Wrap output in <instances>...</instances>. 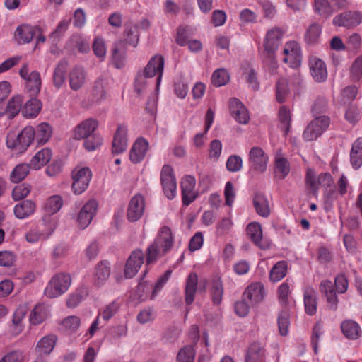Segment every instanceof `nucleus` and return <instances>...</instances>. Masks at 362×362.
<instances>
[{
    "instance_id": "09e8293b",
    "label": "nucleus",
    "mask_w": 362,
    "mask_h": 362,
    "mask_svg": "<svg viewBox=\"0 0 362 362\" xmlns=\"http://www.w3.org/2000/svg\"><path fill=\"white\" fill-rule=\"evenodd\" d=\"M22 141L18 138V134L14 132H9L6 137V146L11 148L16 153H22L25 152L27 148H20Z\"/></svg>"
},
{
    "instance_id": "338daca9",
    "label": "nucleus",
    "mask_w": 362,
    "mask_h": 362,
    "mask_svg": "<svg viewBox=\"0 0 362 362\" xmlns=\"http://www.w3.org/2000/svg\"><path fill=\"white\" fill-rule=\"evenodd\" d=\"M87 291L85 288L77 290L75 293L71 294L66 300V305L69 308L76 307L86 296Z\"/></svg>"
},
{
    "instance_id": "6e6552de",
    "label": "nucleus",
    "mask_w": 362,
    "mask_h": 362,
    "mask_svg": "<svg viewBox=\"0 0 362 362\" xmlns=\"http://www.w3.org/2000/svg\"><path fill=\"white\" fill-rule=\"evenodd\" d=\"M19 74L26 82V88L32 95L39 93L41 88L40 74L37 71H30L28 64H24L19 71Z\"/></svg>"
},
{
    "instance_id": "1a4fd4ad",
    "label": "nucleus",
    "mask_w": 362,
    "mask_h": 362,
    "mask_svg": "<svg viewBox=\"0 0 362 362\" xmlns=\"http://www.w3.org/2000/svg\"><path fill=\"white\" fill-rule=\"evenodd\" d=\"M283 61L292 68L300 66L302 59L300 47L295 41L288 42L284 49Z\"/></svg>"
},
{
    "instance_id": "412c9836",
    "label": "nucleus",
    "mask_w": 362,
    "mask_h": 362,
    "mask_svg": "<svg viewBox=\"0 0 362 362\" xmlns=\"http://www.w3.org/2000/svg\"><path fill=\"white\" fill-rule=\"evenodd\" d=\"M127 128L124 125H119L115 134L112 141V153L119 154L124 152L127 148Z\"/></svg>"
},
{
    "instance_id": "e433bc0d",
    "label": "nucleus",
    "mask_w": 362,
    "mask_h": 362,
    "mask_svg": "<svg viewBox=\"0 0 362 362\" xmlns=\"http://www.w3.org/2000/svg\"><path fill=\"white\" fill-rule=\"evenodd\" d=\"M254 206L257 213L264 218L270 214V207L267 197L262 194H256L253 199Z\"/></svg>"
},
{
    "instance_id": "37998d69",
    "label": "nucleus",
    "mask_w": 362,
    "mask_h": 362,
    "mask_svg": "<svg viewBox=\"0 0 362 362\" xmlns=\"http://www.w3.org/2000/svg\"><path fill=\"white\" fill-rule=\"evenodd\" d=\"M30 164L21 163L16 165L10 175V180L13 183L22 181L29 173Z\"/></svg>"
},
{
    "instance_id": "7ed1b4c3",
    "label": "nucleus",
    "mask_w": 362,
    "mask_h": 362,
    "mask_svg": "<svg viewBox=\"0 0 362 362\" xmlns=\"http://www.w3.org/2000/svg\"><path fill=\"white\" fill-rule=\"evenodd\" d=\"M329 124V119L326 116L315 117L306 127L303 136L305 141L317 139L326 130Z\"/></svg>"
},
{
    "instance_id": "ddd939ff",
    "label": "nucleus",
    "mask_w": 362,
    "mask_h": 362,
    "mask_svg": "<svg viewBox=\"0 0 362 362\" xmlns=\"http://www.w3.org/2000/svg\"><path fill=\"white\" fill-rule=\"evenodd\" d=\"M144 262V254L141 250H135L130 254L124 269L127 279L134 277Z\"/></svg>"
},
{
    "instance_id": "052dcab7",
    "label": "nucleus",
    "mask_w": 362,
    "mask_h": 362,
    "mask_svg": "<svg viewBox=\"0 0 362 362\" xmlns=\"http://www.w3.org/2000/svg\"><path fill=\"white\" fill-rule=\"evenodd\" d=\"M290 325L289 315L287 311L283 310L278 317V326L279 333L282 336L287 335L288 332V327Z\"/></svg>"
},
{
    "instance_id": "4d7b16f0",
    "label": "nucleus",
    "mask_w": 362,
    "mask_h": 362,
    "mask_svg": "<svg viewBox=\"0 0 362 362\" xmlns=\"http://www.w3.org/2000/svg\"><path fill=\"white\" fill-rule=\"evenodd\" d=\"M321 34V27L317 23H313L308 28L306 35L305 40L310 44H314L317 42Z\"/></svg>"
},
{
    "instance_id": "603ef678",
    "label": "nucleus",
    "mask_w": 362,
    "mask_h": 362,
    "mask_svg": "<svg viewBox=\"0 0 362 362\" xmlns=\"http://www.w3.org/2000/svg\"><path fill=\"white\" fill-rule=\"evenodd\" d=\"M62 198L60 196L54 195L47 200L45 209L49 214H54L62 208Z\"/></svg>"
},
{
    "instance_id": "0eeeda50",
    "label": "nucleus",
    "mask_w": 362,
    "mask_h": 362,
    "mask_svg": "<svg viewBox=\"0 0 362 362\" xmlns=\"http://www.w3.org/2000/svg\"><path fill=\"white\" fill-rule=\"evenodd\" d=\"M160 181L165 195L169 199H173L177 192L176 180L173 173V168L169 165H165L160 173Z\"/></svg>"
},
{
    "instance_id": "c756f323",
    "label": "nucleus",
    "mask_w": 362,
    "mask_h": 362,
    "mask_svg": "<svg viewBox=\"0 0 362 362\" xmlns=\"http://www.w3.org/2000/svg\"><path fill=\"white\" fill-rule=\"evenodd\" d=\"M350 162L354 169L362 165V138H358L352 144L350 152Z\"/></svg>"
},
{
    "instance_id": "f704fd0d",
    "label": "nucleus",
    "mask_w": 362,
    "mask_h": 362,
    "mask_svg": "<svg viewBox=\"0 0 362 362\" xmlns=\"http://www.w3.org/2000/svg\"><path fill=\"white\" fill-rule=\"evenodd\" d=\"M341 329L344 335L349 339H356L361 335L360 326L358 323L351 320L342 322Z\"/></svg>"
},
{
    "instance_id": "393cba45",
    "label": "nucleus",
    "mask_w": 362,
    "mask_h": 362,
    "mask_svg": "<svg viewBox=\"0 0 362 362\" xmlns=\"http://www.w3.org/2000/svg\"><path fill=\"white\" fill-rule=\"evenodd\" d=\"M52 156V151L49 148H42L32 158L30 162V166L34 170H39L49 162Z\"/></svg>"
},
{
    "instance_id": "3c124183",
    "label": "nucleus",
    "mask_w": 362,
    "mask_h": 362,
    "mask_svg": "<svg viewBox=\"0 0 362 362\" xmlns=\"http://www.w3.org/2000/svg\"><path fill=\"white\" fill-rule=\"evenodd\" d=\"M288 95V88L286 79L280 78L276 85V98L279 103H284Z\"/></svg>"
},
{
    "instance_id": "aec40b11",
    "label": "nucleus",
    "mask_w": 362,
    "mask_h": 362,
    "mask_svg": "<svg viewBox=\"0 0 362 362\" xmlns=\"http://www.w3.org/2000/svg\"><path fill=\"white\" fill-rule=\"evenodd\" d=\"M69 82L72 90L76 91L81 89L86 82V72L79 66L71 69L69 74Z\"/></svg>"
},
{
    "instance_id": "774afa93",
    "label": "nucleus",
    "mask_w": 362,
    "mask_h": 362,
    "mask_svg": "<svg viewBox=\"0 0 362 362\" xmlns=\"http://www.w3.org/2000/svg\"><path fill=\"white\" fill-rule=\"evenodd\" d=\"M358 93V88L356 86H348L341 93V101L343 103H350L354 100Z\"/></svg>"
},
{
    "instance_id": "864d4df0",
    "label": "nucleus",
    "mask_w": 362,
    "mask_h": 362,
    "mask_svg": "<svg viewBox=\"0 0 362 362\" xmlns=\"http://www.w3.org/2000/svg\"><path fill=\"white\" fill-rule=\"evenodd\" d=\"M229 81V75L227 71L224 69H219L215 71L211 76L212 83L220 87L226 84Z\"/></svg>"
},
{
    "instance_id": "79ce46f5",
    "label": "nucleus",
    "mask_w": 362,
    "mask_h": 362,
    "mask_svg": "<svg viewBox=\"0 0 362 362\" xmlns=\"http://www.w3.org/2000/svg\"><path fill=\"white\" fill-rule=\"evenodd\" d=\"M287 267V263L285 261L278 262L270 271V281L278 282L281 280L286 275Z\"/></svg>"
},
{
    "instance_id": "de8ad7c7",
    "label": "nucleus",
    "mask_w": 362,
    "mask_h": 362,
    "mask_svg": "<svg viewBox=\"0 0 362 362\" xmlns=\"http://www.w3.org/2000/svg\"><path fill=\"white\" fill-rule=\"evenodd\" d=\"M18 134V138L21 139V141H22L20 148H28L35 136V131L31 126L25 127Z\"/></svg>"
},
{
    "instance_id": "4468645a",
    "label": "nucleus",
    "mask_w": 362,
    "mask_h": 362,
    "mask_svg": "<svg viewBox=\"0 0 362 362\" xmlns=\"http://www.w3.org/2000/svg\"><path fill=\"white\" fill-rule=\"evenodd\" d=\"M54 229L45 226L32 227L25 234V240L30 243L47 240L53 233Z\"/></svg>"
},
{
    "instance_id": "5fc2aeb1",
    "label": "nucleus",
    "mask_w": 362,
    "mask_h": 362,
    "mask_svg": "<svg viewBox=\"0 0 362 362\" xmlns=\"http://www.w3.org/2000/svg\"><path fill=\"white\" fill-rule=\"evenodd\" d=\"M31 191V186L27 183H23L16 186L12 191V197L18 201L26 197Z\"/></svg>"
},
{
    "instance_id": "c85d7f7f",
    "label": "nucleus",
    "mask_w": 362,
    "mask_h": 362,
    "mask_svg": "<svg viewBox=\"0 0 362 362\" xmlns=\"http://www.w3.org/2000/svg\"><path fill=\"white\" fill-rule=\"evenodd\" d=\"M23 97L16 95L11 97L6 103L7 118L9 119L16 117L20 112H22Z\"/></svg>"
},
{
    "instance_id": "9b49d317",
    "label": "nucleus",
    "mask_w": 362,
    "mask_h": 362,
    "mask_svg": "<svg viewBox=\"0 0 362 362\" xmlns=\"http://www.w3.org/2000/svg\"><path fill=\"white\" fill-rule=\"evenodd\" d=\"M145 211V200L142 195L137 194L129 201L127 218L131 222L139 220L144 215Z\"/></svg>"
},
{
    "instance_id": "423d86ee",
    "label": "nucleus",
    "mask_w": 362,
    "mask_h": 362,
    "mask_svg": "<svg viewBox=\"0 0 362 362\" xmlns=\"http://www.w3.org/2000/svg\"><path fill=\"white\" fill-rule=\"evenodd\" d=\"M269 162V156L259 146H253L248 153V163L252 169L259 173L266 171Z\"/></svg>"
},
{
    "instance_id": "20e7f679",
    "label": "nucleus",
    "mask_w": 362,
    "mask_h": 362,
    "mask_svg": "<svg viewBox=\"0 0 362 362\" xmlns=\"http://www.w3.org/2000/svg\"><path fill=\"white\" fill-rule=\"evenodd\" d=\"M92 177L88 168H75L72 172V189L76 194H82L88 187Z\"/></svg>"
},
{
    "instance_id": "58836bf2",
    "label": "nucleus",
    "mask_w": 362,
    "mask_h": 362,
    "mask_svg": "<svg viewBox=\"0 0 362 362\" xmlns=\"http://www.w3.org/2000/svg\"><path fill=\"white\" fill-rule=\"evenodd\" d=\"M110 275V266L107 262L98 263L95 268V281L98 284L106 281Z\"/></svg>"
},
{
    "instance_id": "473e14b6",
    "label": "nucleus",
    "mask_w": 362,
    "mask_h": 362,
    "mask_svg": "<svg viewBox=\"0 0 362 362\" xmlns=\"http://www.w3.org/2000/svg\"><path fill=\"white\" fill-rule=\"evenodd\" d=\"M68 63L66 60H61L57 64L53 73V83L55 88L59 89L65 81V76Z\"/></svg>"
},
{
    "instance_id": "8fccbe9b",
    "label": "nucleus",
    "mask_w": 362,
    "mask_h": 362,
    "mask_svg": "<svg viewBox=\"0 0 362 362\" xmlns=\"http://www.w3.org/2000/svg\"><path fill=\"white\" fill-rule=\"evenodd\" d=\"M195 351L191 345L182 347L177 353V362H194Z\"/></svg>"
},
{
    "instance_id": "6e6d98bb",
    "label": "nucleus",
    "mask_w": 362,
    "mask_h": 362,
    "mask_svg": "<svg viewBox=\"0 0 362 362\" xmlns=\"http://www.w3.org/2000/svg\"><path fill=\"white\" fill-rule=\"evenodd\" d=\"M103 143V138L98 134H93L85 138L84 148L88 151H95Z\"/></svg>"
},
{
    "instance_id": "bb28decb",
    "label": "nucleus",
    "mask_w": 362,
    "mask_h": 362,
    "mask_svg": "<svg viewBox=\"0 0 362 362\" xmlns=\"http://www.w3.org/2000/svg\"><path fill=\"white\" fill-rule=\"evenodd\" d=\"M50 310L49 306L39 303L36 305L30 315V322L33 325H39L44 322L49 316Z\"/></svg>"
},
{
    "instance_id": "a19ab883",
    "label": "nucleus",
    "mask_w": 362,
    "mask_h": 362,
    "mask_svg": "<svg viewBox=\"0 0 362 362\" xmlns=\"http://www.w3.org/2000/svg\"><path fill=\"white\" fill-rule=\"evenodd\" d=\"M247 233L250 238L254 243L260 248L264 246L262 244V230L261 226L257 223H250L247 227Z\"/></svg>"
},
{
    "instance_id": "dca6fc26",
    "label": "nucleus",
    "mask_w": 362,
    "mask_h": 362,
    "mask_svg": "<svg viewBox=\"0 0 362 362\" xmlns=\"http://www.w3.org/2000/svg\"><path fill=\"white\" fill-rule=\"evenodd\" d=\"M264 297V286L260 282H254L249 285L243 293V298L250 305L260 303Z\"/></svg>"
},
{
    "instance_id": "7c9ffc66",
    "label": "nucleus",
    "mask_w": 362,
    "mask_h": 362,
    "mask_svg": "<svg viewBox=\"0 0 362 362\" xmlns=\"http://www.w3.org/2000/svg\"><path fill=\"white\" fill-rule=\"evenodd\" d=\"M42 109L41 102L33 98L28 100L22 108V115L25 118L36 117Z\"/></svg>"
},
{
    "instance_id": "e2e57ef3",
    "label": "nucleus",
    "mask_w": 362,
    "mask_h": 362,
    "mask_svg": "<svg viewBox=\"0 0 362 362\" xmlns=\"http://www.w3.org/2000/svg\"><path fill=\"white\" fill-rule=\"evenodd\" d=\"M81 324L80 318L77 316H69L64 319L62 325L64 329L69 333L76 332Z\"/></svg>"
},
{
    "instance_id": "f8f14e48",
    "label": "nucleus",
    "mask_w": 362,
    "mask_h": 362,
    "mask_svg": "<svg viewBox=\"0 0 362 362\" xmlns=\"http://www.w3.org/2000/svg\"><path fill=\"white\" fill-rule=\"evenodd\" d=\"M362 22V14L356 11H344L333 18V23L337 26L351 28L358 25Z\"/></svg>"
},
{
    "instance_id": "4be33fe9",
    "label": "nucleus",
    "mask_w": 362,
    "mask_h": 362,
    "mask_svg": "<svg viewBox=\"0 0 362 362\" xmlns=\"http://www.w3.org/2000/svg\"><path fill=\"white\" fill-rule=\"evenodd\" d=\"M98 127V121L89 118L81 122L74 129V136L76 139H82L93 135Z\"/></svg>"
},
{
    "instance_id": "69168bd1",
    "label": "nucleus",
    "mask_w": 362,
    "mask_h": 362,
    "mask_svg": "<svg viewBox=\"0 0 362 362\" xmlns=\"http://www.w3.org/2000/svg\"><path fill=\"white\" fill-rule=\"evenodd\" d=\"M350 72L353 81H358L362 78V54L354 60Z\"/></svg>"
},
{
    "instance_id": "39448f33",
    "label": "nucleus",
    "mask_w": 362,
    "mask_h": 362,
    "mask_svg": "<svg viewBox=\"0 0 362 362\" xmlns=\"http://www.w3.org/2000/svg\"><path fill=\"white\" fill-rule=\"evenodd\" d=\"M164 63V57L156 54L151 58L144 70L139 73L149 78L157 76L156 87L158 88L163 73Z\"/></svg>"
},
{
    "instance_id": "a18cd8bd",
    "label": "nucleus",
    "mask_w": 362,
    "mask_h": 362,
    "mask_svg": "<svg viewBox=\"0 0 362 362\" xmlns=\"http://www.w3.org/2000/svg\"><path fill=\"white\" fill-rule=\"evenodd\" d=\"M279 119L281 129L284 132V134L286 135L290 130L291 115L290 110L284 105L281 106L279 109Z\"/></svg>"
},
{
    "instance_id": "2eb2a0df",
    "label": "nucleus",
    "mask_w": 362,
    "mask_h": 362,
    "mask_svg": "<svg viewBox=\"0 0 362 362\" xmlns=\"http://www.w3.org/2000/svg\"><path fill=\"white\" fill-rule=\"evenodd\" d=\"M196 180L192 175H187L182 178L180 182L182 202L186 206L191 204L197 197V194L194 191Z\"/></svg>"
},
{
    "instance_id": "5701e85b",
    "label": "nucleus",
    "mask_w": 362,
    "mask_h": 362,
    "mask_svg": "<svg viewBox=\"0 0 362 362\" xmlns=\"http://www.w3.org/2000/svg\"><path fill=\"white\" fill-rule=\"evenodd\" d=\"M148 148V143L146 140L142 138L137 139L130 150V160L134 163L141 162L144 158Z\"/></svg>"
},
{
    "instance_id": "13d9d810",
    "label": "nucleus",
    "mask_w": 362,
    "mask_h": 362,
    "mask_svg": "<svg viewBox=\"0 0 362 362\" xmlns=\"http://www.w3.org/2000/svg\"><path fill=\"white\" fill-rule=\"evenodd\" d=\"M126 41L133 47H136L139 42V32L136 25H127L125 28Z\"/></svg>"
},
{
    "instance_id": "0e129e2a",
    "label": "nucleus",
    "mask_w": 362,
    "mask_h": 362,
    "mask_svg": "<svg viewBox=\"0 0 362 362\" xmlns=\"http://www.w3.org/2000/svg\"><path fill=\"white\" fill-rule=\"evenodd\" d=\"M26 309L25 307L21 306L16 309L13 316V325L16 328V334H18L22 331L21 321L25 317Z\"/></svg>"
},
{
    "instance_id": "680f3d73",
    "label": "nucleus",
    "mask_w": 362,
    "mask_h": 362,
    "mask_svg": "<svg viewBox=\"0 0 362 362\" xmlns=\"http://www.w3.org/2000/svg\"><path fill=\"white\" fill-rule=\"evenodd\" d=\"M93 50L95 55L100 60L103 61L106 56V46L105 41L101 37H96L93 44Z\"/></svg>"
},
{
    "instance_id": "f3484780",
    "label": "nucleus",
    "mask_w": 362,
    "mask_h": 362,
    "mask_svg": "<svg viewBox=\"0 0 362 362\" xmlns=\"http://www.w3.org/2000/svg\"><path fill=\"white\" fill-rule=\"evenodd\" d=\"M230 112L232 117L240 124H247L250 117L244 105L237 98H231L229 102Z\"/></svg>"
},
{
    "instance_id": "c9c22d12",
    "label": "nucleus",
    "mask_w": 362,
    "mask_h": 362,
    "mask_svg": "<svg viewBox=\"0 0 362 362\" xmlns=\"http://www.w3.org/2000/svg\"><path fill=\"white\" fill-rule=\"evenodd\" d=\"M305 310L309 315H313L317 311V293L312 288L304 291Z\"/></svg>"
},
{
    "instance_id": "4c0bfd02",
    "label": "nucleus",
    "mask_w": 362,
    "mask_h": 362,
    "mask_svg": "<svg viewBox=\"0 0 362 362\" xmlns=\"http://www.w3.org/2000/svg\"><path fill=\"white\" fill-rule=\"evenodd\" d=\"M276 175L279 179L285 178L290 172V164L288 160L283 157L280 153H276L275 156Z\"/></svg>"
},
{
    "instance_id": "ea45409f",
    "label": "nucleus",
    "mask_w": 362,
    "mask_h": 362,
    "mask_svg": "<svg viewBox=\"0 0 362 362\" xmlns=\"http://www.w3.org/2000/svg\"><path fill=\"white\" fill-rule=\"evenodd\" d=\"M265 351L257 344H252L247 351L246 362H264Z\"/></svg>"
},
{
    "instance_id": "72a5a7b5",
    "label": "nucleus",
    "mask_w": 362,
    "mask_h": 362,
    "mask_svg": "<svg viewBox=\"0 0 362 362\" xmlns=\"http://www.w3.org/2000/svg\"><path fill=\"white\" fill-rule=\"evenodd\" d=\"M198 276L195 273H190L187 279L185 286V302L187 305L194 301L197 291Z\"/></svg>"
},
{
    "instance_id": "6ab92c4d",
    "label": "nucleus",
    "mask_w": 362,
    "mask_h": 362,
    "mask_svg": "<svg viewBox=\"0 0 362 362\" xmlns=\"http://www.w3.org/2000/svg\"><path fill=\"white\" fill-rule=\"evenodd\" d=\"M40 33L41 28L39 26L21 25L16 30L15 38L19 44H25L30 42L37 33Z\"/></svg>"
},
{
    "instance_id": "b1692460",
    "label": "nucleus",
    "mask_w": 362,
    "mask_h": 362,
    "mask_svg": "<svg viewBox=\"0 0 362 362\" xmlns=\"http://www.w3.org/2000/svg\"><path fill=\"white\" fill-rule=\"evenodd\" d=\"M283 35L281 30L277 28L269 30L264 40V47L267 52H274L279 47Z\"/></svg>"
},
{
    "instance_id": "2f4dec72",
    "label": "nucleus",
    "mask_w": 362,
    "mask_h": 362,
    "mask_svg": "<svg viewBox=\"0 0 362 362\" xmlns=\"http://www.w3.org/2000/svg\"><path fill=\"white\" fill-rule=\"evenodd\" d=\"M57 337L54 335H48L42 337L36 346V351L40 355L49 354L56 344Z\"/></svg>"
},
{
    "instance_id": "bf43d9fd",
    "label": "nucleus",
    "mask_w": 362,
    "mask_h": 362,
    "mask_svg": "<svg viewBox=\"0 0 362 362\" xmlns=\"http://www.w3.org/2000/svg\"><path fill=\"white\" fill-rule=\"evenodd\" d=\"M211 293L214 304L219 305L222 300L223 293V285L219 280L213 282Z\"/></svg>"
},
{
    "instance_id": "cd10ccee",
    "label": "nucleus",
    "mask_w": 362,
    "mask_h": 362,
    "mask_svg": "<svg viewBox=\"0 0 362 362\" xmlns=\"http://www.w3.org/2000/svg\"><path fill=\"white\" fill-rule=\"evenodd\" d=\"M320 288L326 296L330 309L335 310L337 308L338 299L332 281L328 280L322 281Z\"/></svg>"
},
{
    "instance_id": "a211bd4d",
    "label": "nucleus",
    "mask_w": 362,
    "mask_h": 362,
    "mask_svg": "<svg viewBox=\"0 0 362 362\" xmlns=\"http://www.w3.org/2000/svg\"><path fill=\"white\" fill-rule=\"evenodd\" d=\"M309 67L313 78L317 82L325 81L327 77V71L325 63L316 57H311L309 59Z\"/></svg>"
},
{
    "instance_id": "49530a36",
    "label": "nucleus",
    "mask_w": 362,
    "mask_h": 362,
    "mask_svg": "<svg viewBox=\"0 0 362 362\" xmlns=\"http://www.w3.org/2000/svg\"><path fill=\"white\" fill-rule=\"evenodd\" d=\"M52 134V129L51 126L47 123L43 122L37 126L35 135L38 143L44 144L49 141Z\"/></svg>"
},
{
    "instance_id": "a878e982",
    "label": "nucleus",
    "mask_w": 362,
    "mask_h": 362,
    "mask_svg": "<svg viewBox=\"0 0 362 362\" xmlns=\"http://www.w3.org/2000/svg\"><path fill=\"white\" fill-rule=\"evenodd\" d=\"M35 203L30 199H26L17 204L13 209L15 216L19 219L26 218L31 216L35 211Z\"/></svg>"
},
{
    "instance_id": "9d476101",
    "label": "nucleus",
    "mask_w": 362,
    "mask_h": 362,
    "mask_svg": "<svg viewBox=\"0 0 362 362\" xmlns=\"http://www.w3.org/2000/svg\"><path fill=\"white\" fill-rule=\"evenodd\" d=\"M98 203L94 199L88 201L81 209L76 218L79 228L84 229L90 223L96 214Z\"/></svg>"
},
{
    "instance_id": "c03bdc74",
    "label": "nucleus",
    "mask_w": 362,
    "mask_h": 362,
    "mask_svg": "<svg viewBox=\"0 0 362 362\" xmlns=\"http://www.w3.org/2000/svg\"><path fill=\"white\" fill-rule=\"evenodd\" d=\"M123 42L119 41L116 42L112 49V62L117 69L122 68L125 64L126 55L124 51L120 50L119 47H122Z\"/></svg>"
},
{
    "instance_id": "f03ea898",
    "label": "nucleus",
    "mask_w": 362,
    "mask_h": 362,
    "mask_svg": "<svg viewBox=\"0 0 362 362\" xmlns=\"http://www.w3.org/2000/svg\"><path fill=\"white\" fill-rule=\"evenodd\" d=\"M71 284V277L66 273H58L48 281L44 294L49 298H54L65 293Z\"/></svg>"
},
{
    "instance_id": "f257e3e1",
    "label": "nucleus",
    "mask_w": 362,
    "mask_h": 362,
    "mask_svg": "<svg viewBox=\"0 0 362 362\" xmlns=\"http://www.w3.org/2000/svg\"><path fill=\"white\" fill-rule=\"evenodd\" d=\"M173 242L174 237L170 228L168 226L160 228L156 238L146 250V264L156 262L161 252H168L171 249Z\"/></svg>"
}]
</instances>
